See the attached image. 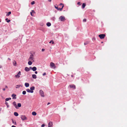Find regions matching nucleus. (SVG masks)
I'll list each match as a JSON object with an SVG mask.
<instances>
[{
	"mask_svg": "<svg viewBox=\"0 0 127 127\" xmlns=\"http://www.w3.org/2000/svg\"><path fill=\"white\" fill-rule=\"evenodd\" d=\"M8 59L10 61L11 60V59L10 58H8Z\"/></svg>",
	"mask_w": 127,
	"mask_h": 127,
	"instance_id": "49",
	"label": "nucleus"
},
{
	"mask_svg": "<svg viewBox=\"0 0 127 127\" xmlns=\"http://www.w3.org/2000/svg\"><path fill=\"white\" fill-rule=\"evenodd\" d=\"M86 19H84L83 20V22H86Z\"/></svg>",
	"mask_w": 127,
	"mask_h": 127,
	"instance_id": "36",
	"label": "nucleus"
},
{
	"mask_svg": "<svg viewBox=\"0 0 127 127\" xmlns=\"http://www.w3.org/2000/svg\"><path fill=\"white\" fill-rule=\"evenodd\" d=\"M5 104L6 105L7 108H8L9 107V105L8 104V103L7 102H6Z\"/></svg>",
	"mask_w": 127,
	"mask_h": 127,
	"instance_id": "31",
	"label": "nucleus"
},
{
	"mask_svg": "<svg viewBox=\"0 0 127 127\" xmlns=\"http://www.w3.org/2000/svg\"><path fill=\"white\" fill-rule=\"evenodd\" d=\"M48 1L49 2H51V0H48Z\"/></svg>",
	"mask_w": 127,
	"mask_h": 127,
	"instance_id": "50",
	"label": "nucleus"
},
{
	"mask_svg": "<svg viewBox=\"0 0 127 127\" xmlns=\"http://www.w3.org/2000/svg\"><path fill=\"white\" fill-rule=\"evenodd\" d=\"M93 39H94V40H95V38H93Z\"/></svg>",
	"mask_w": 127,
	"mask_h": 127,
	"instance_id": "53",
	"label": "nucleus"
},
{
	"mask_svg": "<svg viewBox=\"0 0 127 127\" xmlns=\"http://www.w3.org/2000/svg\"><path fill=\"white\" fill-rule=\"evenodd\" d=\"M32 114L33 116H35L36 115V113L34 111L32 112Z\"/></svg>",
	"mask_w": 127,
	"mask_h": 127,
	"instance_id": "26",
	"label": "nucleus"
},
{
	"mask_svg": "<svg viewBox=\"0 0 127 127\" xmlns=\"http://www.w3.org/2000/svg\"><path fill=\"white\" fill-rule=\"evenodd\" d=\"M11 98L10 97L8 98H6L5 99V100L6 101H8L9 100H11Z\"/></svg>",
	"mask_w": 127,
	"mask_h": 127,
	"instance_id": "24",
	"label": "nucleus"
},
{
	"mask_svg": "<svg viewBox=\"0 0 127 127\" xmlns=\"http://www.w3.org/2000/svg\"><path fill=\"white\" fill-rule=\"evenodd\" d=\"M30 89L31 90V91H33L35 89V87L34 86H32L30 88Z\"/></svg>",
	"mask_w": 127,
	"mask_h": 127,
	"instance_id": "20",
	"label": "nucleus"
},
{
	"mask_svg": "<svg viewBox=\"0 0 127 127\" xmlns=\"http://www.w3.org/2000/svg\"><path fill=\"white\" fill-rule=\"evenodd\" d=\"M30 68L32 70V71H35L37 69L36 67L35 66H34L33 67L30 66Z\"/></svg>",
	"mask_w": 127,
	"mask_h": 127,
	"instance_id": "7",
	"label": "nucleus"
},
{
	"mask_svg": "<svg viewBox=\"0 0 127 127\" xmlns=\"http://www.w3.org/2000/svg\"><path fill=\"white\" fill-rule=\"evenodd\" d=\"M5 87L6 88H8L7 86H5Z\"/></svg>",
	"mask_w": 127,
	"mask_h": 127,
	"instance_id": "51",
	"label": "nucleus"
},
{
	"mask_svg": "<svg viewBox=\"0 0 127 127\" xmlns=\"http://www.w3.org/2000/svg\"><path fill=\"white\" fill-rule=\"evenodd\" d=\"M52 122H50L48 124V127H52Z\"/></svg>",
	"mask_w": 127,
	"mask_h": 127,
	"instance_id": "10",
	"label": "nucleus"
},
{
	"mask_svg": "<svg viewBox=\"0 0 127 127\" xmlns=\"http://www.w3.org/2000/svg\"><path fill=\"white\" fill-rule=\"evenodd\" d=\"M35 74H37V71H35Z\"/></svg>",
	"mask_w": 127,
	"mask_h": 127,
	"instance_id": "45",
	"label": "nucleus"
},
{
	"mask_svg": "<svg viewBox=\"0 0 127 127\" xmlns=\"http://www.w3.org/2000/svg\"><path fill=\"white\" fill-rule=\"evenodd\" d=\"M12 62L13 66H17V63L15 60H13Z\"/></svg>",
	"mask_w": 127,
	"mask_h": 127,
	"instance_id": "11",
	"label": "nucleus"
},
{
	"mask_svg": "<svg viewBox=\"0 0 127 127\" xmlns=\"http://www.w3.org/2000/svg\"><path fill=\"white\" fill-rule=\"evenodd\" d=\"M11 96L13 97V99H16V95L15 94H13Z\"/></svg>",
	"mask_w": 127,
	"mask_h": 127,
	"instance_id": "12",
	"label": "nucleus"
},
{
	"mask_svg": "<svg viewBox=\"0 0 127 127\" xmlns=\"http://www.w3.org/2000/svg\"><path fill=\"white\" fill-rule=\"evenodd\" d=\"M71 76L72 77H73V75H71Z\"/></svg>",
	"mask_w": 127,
	"mask_h": 127,
	"instance_id": "54",
	"label": "nucleus"
},
{
	"mask_svg": "<svg viewBox=\"0 0 127 127\" xmlns=\"http://www.w3.org/2000/svg\"><path fill=\"white\" fill-rule=\"evenodd\" d=\"M51 24L49 22H48L46 24V25L48 27H50L51 26Z\"/></svg>",
	"mask_w": 127,
	"mask_h": 127,
	"instance_id": "19",
	"label": "nucleus"
},
{
	"mask_svg": "<svg viewBox=\"0 0 127 127\" xmlns=\"http://www.w3.org/2000/svg\"><path fill=\"white\" fill-rule=\"evenodd\" d=\"M26 94V92L25 91H24L22 92V94L24 95H25Z\"/></svg>",
	"mask_w": 127,
	"mask_h": 127,
	"instance_id": "32",
	"label": "nucleus"
},
{
	"mask_svg": "<svg viewBox=\"0 0 127 127\" xmlns=\"http://www.w3.org/2000/svg\"><path fill=\"white\" fill-rule=\"evenodd\" d=\"M29 61L28 62V64L29 65H31L32 64V62H31V61Z\"/></svg>",
	"mask_w": 127,
	"mask_h": 127,
	"instance_id": "22",
	"label": "nucleus"
},
{
	"mask_svg": "<svg viewBox=\"0 0 127 127\" xmlns=\"http://www.w3.org/2000/svg\"><path fill=\"white\" fill-rule=\"evenodd\" d=\"M88 43L87 42H85L84 43V44L85 45H87L88 44Z\"/></svg>",
	"mask_w": 127,
	"mask_h": 127,
	"instance_id": "41",
	"label": "nucleus"
},
{
	"mask_svg": "<svg viewBox=\"0 0 127 127\" xmlns=\"http://www.w3.org/2000/svg\"><path fill=\"white\" fill-rule=\"evenodd\" d=\"M30 13H31V15L32 16H33V15H32V13L31 12H30Z\"/></svg>",
	"mask_w": 127,
	"mask_h": 127,
	"instance_id": "44",
	"label": "nucleus"
},
{
	"mask_svg": "<svg viewBox=\"0 0 127 127\" xmlns=\"http://www.w3.org/2000/svg\"><path fill=\"white\" fill-rule=\"evenodd\" d=\"M50 104V102H48V103H47V105H49V104Z\"/></svg>",
	"mask_w": 127,
	"mask_h": 127,
	"instance_id": "46",
	"label": "nucleus"
},
{
	"mask_svg": "<svg viewBox=\"0 0 127 127\" xmlns=\"http://www.w3.org/2000/svg\"><path fill=\"white\" fill-rule=\"evenodd\" d=\"M86 6V4L85 3H83L82 5V8L84 9Z\"/></svg>",
	"mask_w": 127,
	"mask_h": 127,
	"instance_id": "23",
	"label": "nucleus"
},
{
	"mask_svg": "<svg viewBox=\"0 0 127 127\" xmlns=\"http://www.w3.org/2000/svg\"><path fill=\"white\" fill-rule=\"evenodd\" d=\"M55 18L54 17H53L51 18V19L54 21L55 20Z\"/></svg>",
	"mask_w": 127,
	"mask_h": 127,
	"instance_id": "33",
	"label": "nucleus"
},
{
	"mask_svg": "<svg viewBox=\"0 0 127 127\" xmlns=\"http://www.w3.org/2000/svg\"><path fill=\"white\" fill-rule=\"evenodd\" d=\"M105 36V35L104 34H100L98 35V36L101 39L104 38Z\"/></svg>",
	"mask_w": 127,
	"mask_h": 127,
	"instance_id": "4",
	"label": "nucleus"
},
{
	"mask_svg": "<svg viewBox=\"0 0 127 127\" xmlns=\"http://www.w3.org/2000/svg\"><path fill=\"white\" fill-rule=\"evenodd\" d=\"M103 43V42H101V43Z\"/></svg>",
	"mask_w": 127,
	"mask_h": 127,
	"instance_id": "55",
	"label": "nucleus"
},
{
	"mask_svg": "<svg viewBox=\"0 0 127 127\" xmlns=\"http://www.w3.org/2000/svg\"><path fill=\"white\" fill-rule=\"evenodd\" d=\"M30 68H29L27 67H26L25 68V70L26 71L28 72L30 71Z\"/></svg>",
	"mask_w": 127,
	"mask_h": 127,
	"instance_id": "14",
	"label": "nucleus"
},
{
	"mask_svg": "<svg viewBox=\"0 0 127 127\" xmlns=\"http://www.w3.org/2000/svg\"><path fill=\"white\" fill-rule=\"evenodd\" d=\"M27 91L28 93H33V91H31L29 89H27L26 90Z\"/></svg>",
	"mask_w": 127,
	"mask_h": 127,
	"instance_id": "13",
	"label": "nucleus"
},
{
	"mask_svg": "<svg viewBox=\"0 0 127 127\" xmlns=\"http://www.w3.org/2000/svg\"><path fill=\"white\" fill-rule=\"evenodd\" d=\"M70 87L71 88H72L74 89L75 88V86L74 85H69Z\"/></svg>",
	"mask_w": 127,
	"mask_h": 127,
	"instance_id": "15",
	"label": "nucleus"
},
{
	"mask_svg": "<svg viewBox=\"0 0 127 127\" xmlns=\"http://www.w3.org/2000/svg\"><path fill=\"white\" fill-rule=\"evenodd\" d=\"M55 8L56 9H57V10H59V9H58L59 8H58V6H55Z\"/></svg>",
	"mask_w": 127,
	"mask_h": 127,
	"instance_id": "37",
	"label": "nucleus"
},
{
	"mask_svg": "<svg viewBox=\"0 0 127 127\" xmlns=\"http://www.w3.org/2000/svg\"><path fill=\"white\" fill-rule=\"evenodd\" d=\"M21 118L22 121L27 120V118L25 115H22L21 116Z\"/></svg>",
	"mask_w": 127,
	"mask_h": 127,
	"instance_id": "3",
	"label": "nucleus"
},
{
	"mask_svg": "<svg viewBox=\"0 0 127 127\" xmlns=\"http://www.w3.org/2000/svg\"><path fill=\"white\" fill-rule=\"evenodd\" d=\"M35 3V2L34 1H32L31 2V4L33 5Z\"/></svg>",
	"mask_w": 127,
	"mask_h": 127,
	"instance_id": "35",
	"label": "nucleus"
},
{
	"mask_svg": "<svg viewBox=\"0 0 127 127\" xmlns=\"http://www.w3.org/2000/svg\"><path fill=\"white\" fill-rule=\"evenodd\" d=\"M11 127H16L14 126L13 125Z\"/></svg>",
	"mask_w": 127,
	"mask_h": 127,
	"instance_id": "48",
	"label": "nucleus"
},
{
	"mask_svg": "<svg viewBox=\"0 0 127 127\" xmlns=\"http://www.w3.org/2000/svg\"><path fill=\"white\" fill-rule=\"evenodd\" d=\"M12 122L13 123H14L15 125H16L17 124H16V122L15 121H14L13 120V119H12Z\"/></svg>",
	"mask_w": 127,
	"mask_h": 127,
	"instance_id": "30",
	"label": "nucleus"
},
{
	"mask_svg": "<svg viewBox=\"0 0 127 127\" xmlns=\"http://www.w3.org/2000/svg\"><path fill=\"white\" fill-rule=\"evenodd\" d=\"M50 66L51 68H55L56 67V66L54 63L53 62H51L50 63Z\"/></svg>",
	"mask_w": 127,
	"mask_h": 127,
	"instance_id": "5",
	"label": "nucleus"
},
{
	"mask_svg": "<svg viewBox=\"0 0 127 127\" xmlns=\"http://www.w3.org/2000/svg\"><path fill=\"white\" fill-rule=\"evenodd\" d=\"M25 85L26 87H27L29 86V84L28 83H25Z\"/></svg>",
	"mask_w": 127,
	"mask_h": 127,
	"instance_id": "16",
	"label": "nucleus"
},
{
	"mask_svg": "<svg viewBox=\"0 0 127 127\" xmlns=\"http://www.w3.org/2000/svg\"><path fill=\"white\" fill-rule=\"evenodd\" d=\"M44 126H45V125L44 124H42V125L41 126V127H44Z\"/></svg>",
	"mask_w": 127,
	"mask_h": 127,
	"instance_id": "38",
	"label": "nucleus"
},
{
	"mask_svg": "<svg viewBox=\"0 0 127 127\" xmlns=\"http://www.w3.org/2000/svg\"><path fill=\"white\" fill-rule=\"evenodd\" d=\"M13 105L15 107V108L17 109H18L19 108L18 107V106L16 103V102L15 101H14L13 102Z\"/></svg>",
	"mask_w": 127,
	"mask_h": 127,
	"instance_id": "9",
	"label": "nucleus"
},
{
	"mask_svg": "<svg viewBox=\"0 0 127 127\" xmlns=\"http://www.w3.org/2000/svg\"><path fill=\"white\" fill-rule=\"evenodd\" d=\"M11 13V11H9L8 12V13L6 14V16H8Z\"/></svg>",
	"mask_w": 127,
	"mask_h": 127,
	"instance_id": "27",
	"label": "nucleus"
},
{
	"mask_svg": "<svg viewBox=\"0 0 127 127\" xmlns=\"http://www.w3.org/2000/svg\"><path fill=\"white\" fill-rule=\"evenodd\" d=\"M61 4L62 5V7L61 8H59L58 9H59V10L61 11L63 9V8L64 7V5L62 3H61Z\"/></svg>",
	"mask_w": 127,
	"mask_h": 127,
	"instance_id": "18",
	"label": "nucleus"
},
{
	"mask_svg": "<svg viewBox=\"0 0 127 127\" xmlns=\"http://www.w3.org/2000/svg\"><path fill=\"white\" fill-rule=\"evenodd\" d=\"M6 21L7 22L9 23L10 21V19L8 20V18H6L5 19Z\"/></svg>",
	"mask_w": 127,
	"mask_h": 127,
	"instance_id": "29",
	"label": "nucleus"
},
{
	"mask_svg": "<svg viewBox=\"0 0 127 127\" xmlns=\"http://www.w3.org/2000/svg\"><path fill=\"white\" fill-rule=\"evenodd\" d=\"M17 106L19 108V107H20L21 106V103H18Z\"/></svg>",
	"mask_w": 127,
	"mask_h": 127,
	"instance_id": "25",
	"label": "nucleus"
},
{
	"mask_svg": "<svg viewBox=\"0 0 127 127\" xmlns=\"http://www.w3.org/2000/svg\"><path fill=\"white\" fill-rule=\"evenodd\" d=\"M28 60L31 61H32L33 62L34 61L33 57V55L32 54L31 55H30L29 58L28 59Z\"/></svg>",
	"mask_w": 127,
	"mask_h": 127,
	"instance_id": "1",
	"label": "nucleus"
},
{
	"mask_svg": "<svg viewBox=\"0 0 127 127\" xmlns=\"http://www.w3.org/2000/svg\"><path fill=\"white\" fill-rule=\"evenodd\" d=\"M44 25V24L43 23H42L41 24V26H43Z\"/></svg>",
	"mask_w": 127,
	"mask_h": 127,
	"instance_id": "42",
	"label": "nucleus"
},
{
	"mask_svg": "<svg viewBox=\"0 0 127 127\" xmlns=\"http://www.w3.org/2000/svg\"><path fill=\"white\" fill-rule=\"evenodd\" d=\"M32 12H33V13H35V12H34V11H33V10H32Z\"/></svg>",
	"mask_w": 127,
	"mask_h": 127,
	"instance_id": "52",
	"label": "nucleus"
},
{
	"mask_svg": "<svg viewBox=\"0 0 127 127\" xmlns=\"http://www.w3.org/2000/svg\"><path fill=\"white\" fill-rule=\"evenodd\" d=\"M77 4L78 5H80V2H78L77 3Z\"/></svg>",
	"mask_w": 127,
	"mask_h": 127,
	"instance_id": "40",
	"label": "nucleus"
},
{
	"mask_svg": "<svg viewBox=\"0 0 127 127\" xmlns=\"http://www.w3.org/2000/svg\"><path fill=\"white\" fill-rule=\"evenodd\" d=\"M21 75V72L20 71L18 72L16 75H15V77L17 78H19L20 77V75Z\"/></svg>",
	"mask_w": 127,
	"mask_h": 127,
	"instance_id": "8",
	"label": "nucleus"
},
{
	"mask_svg": "<svg viewBox=\"0 0 127 127\" xmlns=\"http://www.w3.org/2000/svg\"><path fill=\"white\" fill-rule=\"evenodd\" d=\"M45 50V49H42V51H44Z\"/></svg>",
	"mask_w": 127,
	"mask_h": 127,
	"instance_id": "43",
	"label": "nucleus"
},
{
	"mask_svg": "<svg viewBox=\"0 0 127 127\" xmlns=\"http://www.w3.org/2000/svg\"><path fill=\"white\" fill-rule=\"evenodd\" d=\"M32 77L33 79H35L36 78V75L34 74H32Z\"/></svg>",
	"mask_w": 127,
	"mask_h": 127,
	"instance_id": "17",
	"label": "nucleus"
},
{
	"mask_svg": "<svg viewBox=\"0 0 127 127\" xmlns=\"http://www.w3.org/2000/svg\"><path fill=\"white\" fill-rule=\"evenodd\" d=\"M14 115L16 116H18L19 114H18L17 112H15L14 113Z\"/></svg>",
	"mask_w": 127,
	"mask_h": 127,
	"instance_id": "21",
	"label": "nucleus"
},
{
	"mask_svg": "<svg viewBox=\"0 0 127 127\" xmlns=\"http://www.w3.org/2000/svg\"><path fill=\"white\" fill-rule=\"evenodd\" d=\"M3 91H4L5 90V88H3Z\"/></svg>",
	"mask_w": 127,
	"mask_h": 127,
	"instance_id": "47",
	"label": "nucleus"
},
{
	"mask_svg": "<svg viewBox=\"0 0 127 127\" xmlns=\"http://www.w3.org/2000/svg\"><path fill=\"white\" fill-rule=\"evenodd\" d=\"M59 19L61 21H63L65 20V17L63 16H61L60 18Z\"/></svg>",
	"mask_w": 127,
	"mask_h": 127,
	"instance_id": "6",
	"label": "nucleus"
},
{
	"mask_svg": "<svg viewBox=\"0 0 127 127\" xmlns=\"http://www.w3.org/2000/svg\"><path fill=\"white\" fill-rule=\"evenodd\" d=\"M21 86V87H22V86H21V85H16V88H19L20 86Z\"/></svg>",
	"mask_w": 127,
	"mask_h": 127,
	"instance_id": "28",
	"label": "nucleus"
},
{
	"mask_svg": "<svg viewBox=\"0 0 127 127\" xmlns=\"http://www.w3.org/2000/svg\"><path fill=\"white\" fill-rule=\"evenodd\" d=\"M52 43V44H53L54 43V42L53 40H51L49 42V43Z\"/></svg>",
	"mask_w": 127,
	"mask_h": 127,
	"instance_id": "34",
	"label": "nucleus"
},
{
	"mask_svg": "<svg viewBox=\"0 0 127 127\" xmlns=\"http://www.w3.org/2000/svg\"><path fill=\"white\" fill-rule=\"evenodd\" d=\"M39 94L41 96L44 97V95L43 92L42 90H40L39 91Z\"/></svg>",
	"mask_w": 127,
	"mask_h": 127,
	"instance_id": "2",
	"label": "nucleus"
},
{
	"mask_svg": "<svg viewBox=\"0 0 127 127\" xmlns=\"http://www.w3.org/2000/svg\"><path fill=\"white\" fill-rule=\"evenodd\" d=\"M46 75V73H45V72H44V73H43V75L44 76V75Z\"/></svg>",
	"mask_w": 127,
	"mask_h": 127,
	"instance_id": "39",
	"label": "nucleus"
}]
</instances>
